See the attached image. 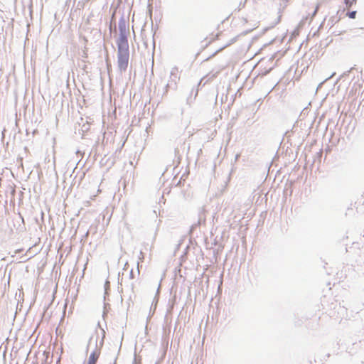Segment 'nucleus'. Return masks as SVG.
<instances>
[{
	"instance_id": "obj_1",
	"label": "nucleus",
	"mask_w": 364,
	"mask_h": 364,
	"mask_svg": "<svg viewBox=\"0 0 364 364\" xmlns=\"http://www.w3.org/2000/svg\"><path fill=\"white\" fill-rule=\"evenodd\" d=\"M129 48L127 43L118 46V66L121 70H125L129 63Z\"/></svg>"
},
{
	"instance_id": "obj_2",
	"label": "nucleus",
	"mask_w": 364,
	"mask_h": 364,
	"mask_svg": "<svg viewBox=\"0 0 364 364\" xmlns=\"http://www.w3.org/2000/svg\"><path fill=\"white\" fill-rule=\"evenodd\" d=\"M100 355V350H94L90 355L89 360H88V364H96L99 357Z\"/></svg>"
},
{
	"instance_id": "obj_3",
	"label": "nucleus",
	"mask_w": 364,
	"mask_h": 364,
	"mask_svg": "<svg viewBox=\"0 0 364 364\" xmlns=\"http://www.w3.org/2000/svg\"><path fill=\"white\" fill-rule=\"evenodd\" d=\"M357 0H345L346 6L348 9L350 8L354 4H355Z\"/></svg>"
},
{
	"instance_id": "obj_4",
	"label": "nucleus",
	"mask_w": 364,
	"mask_h": 364,
	"mask_svg": "<svg viewBox=\"0 0 364 364\" xmlns=\"http://www.w3.org/2000/svg\"><path fill=\"white\" fill-rule=\"evenodd\" d=\"M350 18H355L356 16V11H351L346 14Z\"/></svg>"
},
{
	"instance_id": "obj_5",
	"label": "nucleus",
	"mask_w": 364,
	"mask_h": 364,
	"mask_svg": "<svg viewBox=\"0 0 364 364\" xmlns=\"http://www.w3.org/2000/svg\"><path fill=\"white\" fill-rule=\"evenodd\" d=\"M318 5H317L314 11V14L318 11Z\"/></svg>"
}]
</instances>
